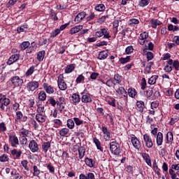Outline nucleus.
I'll return each mask as SVG.
<instances>
[{"label":"nucleus","instance_id":"nucleus-1","mask_svg":"<svg viewBox=\"0 0 179 179\" xmlns=\"http://www.w3.org/2000/svg\"><path fill=\"white\" fill-rule=\"evenodd\" d=\"M173 68L175 71H179V61L177 59L173 60V59H169L166 62L164 71L166 73H170L171 72H173Z\"/></svg>","mask_w":179,"mask_h":179},{"label":"nucleus","instance_id":"nucleus-2","mask_svg":"<svg viewBox=\"0 0 179 179\" xmlns=\"http://www.w3.org/2000/svg\"><path fill=\"white\" fill-rule=\"evenodd\" d=\"M122 82V76L120 75L119 73H115L113 78H110V79L107 80L106 81V86L108 87H113L115 88L117 85H121Z\"/></svg>","mask_w":179,"mask_h":179},{"label":"nucleus","instance_id":"nucleus-3","mask_svg":"<svg viewBox=\"0 0 179 179\" xmlns=\"http://www.w3.org/2000/svg\"><path fill=\"white\" fill-rule=\"evenodd\" d=\"M109 149L110 153L114 155V156H120L121 155V152L122 150L120 146V143H117V141H112L109 143Z\"/></svg>","mask_w":179,"mask_h":179},{"label":"nucleus","instance_id":"nucleus-4","mask_svg":"<svg viewBox=\"0 0 179 179\" xmlns=\"http://www.w3.org/2000/svg\"><path fill=\"white\" fill-rule=\"evenodd\" d=\"M10 82H11L14 87H22L24 85L23 79L20 78L19 76H14L10 78Z\"/></svg>","mask_w":179,"mask_h":179},{"label":"nucleus","instance_id":"nucleus-5","mask_svg":"<svg viewBox=\"0 0 179 179\" xmlns=\"http://www.w3.org/2000/svg\"><path fill=\"white\" fill-rule=\"evenodd\" d=\"M96 37H103V38H111L108 29L101 28V29L95 33Z\"/></svg>","mask_w":179,"mask_h":179},{"label":"nucleus","instance_id":"nucleus-6","mask_svg":"<svg viewBox=\"0 0 179 179\" xmlns=\"http://www.w3.org/2000/svg\"><path fill=\"white\" fill-rule=\"evenodd\" d=\"M10 104V99L7 98L6 96L2 95L0 97V108L1 111L5 110V107H8Z\"/></svg>","mask_w":179,"mask_h":179},{"label":"nucleus","instance_id":"nucleus-7","mask_svg":"<svg viewBox=\"0 0 179 179\" xmlns=\"http://www.w3.org/2000/svg\"><path fill=\"white\" fill-rule=\"evenodd\" d=\"M57 85L59 90L64 91L68 89V85H66V83H65V80H64V75L60 74L59 76Z\"/></svg>","mask_w":179,"mask_h":179},{"label":"nucleus","instance_id":"nucleus-8","mask_svg":"<svg viewBox=\"0 0 179 179\" xmlns=\"http://www.w3.org/2000/svg\"><path fill=\"white\" fill-rule=\"evenodd\" d=\"M101 131L103 132L104 141H111V131H110L106 126H102Z\"/></svg>","mask_w":179,"mask_h":179},{"label":"nucleus","instance_id":"nucleus-9","mask_svg":"<svg viewBox=\"0 0 179 179\" xmlns=\"http://www.w3.org/2000/svg\"><path fill=\"white\" fill-rule=\"evenodd\" d=\"M131 141L134 148L136 150H141V148H142V143H141V141L139 139H138V138H136V136H135V135H132Z\"/></svg>","mask_w":179,"mask_h":179},{"label":"nucleus","instance_id":"nucleus-10","mask_svg":"<svg viewBox=\"0 0 179 179\" xmlns=\"http://www.w3.org/2000/svg\"><path fill=\"white\" fill-rule=\"evenodd\" d=\"M143 141L145 142L146 148L148 149H152L153 148V140H152V138H150V136L149 134H145L143 135Z\"/></svg>","mask_w":179,"mask_h":179},{"label":"nucleus","instance_id":"nucleus-11","mask_svg":"<svg viewBox=\"0 0 179 179\" xmlns=\"http://www.w3.org/2000/svg\"><path fill=\"white\" fill-rule=\"evenodd\" d=\"M8 142L10 145H11L12 148H17L19 145V138H17V136L16 135H10L9 136Z\"/></svg>","mask_w":179,"mask_h":179},{"label":"nucleus","instance_id":"nucleus-12","mask_svg":"<svg viewBox=\"0 0 179 179\" xmlns=\"http://www.w3.org/2000/svg\"><path fill=\"white\" fill-rule=\"evenodd\" d=\"M40 84L38 81H30L27 83V87L29 92H34L36 89H38Z\"/></svg>","mask_w":179,"mask_h":179},{"label":"nucleus","instance_id":"nucleus-13","mask_svg":"<svg viewBox=\"0 0 179 179\" xmlns=\"http://www.w3.org/2000/svg\"><path fill=\"white\" fill-rule=\"evenodd\" d=\"M20 59V54H14L11 55L8 60L7 61L6 64L7 65H13V64H15V62H17Z\"/></svg>","mask_w":179,"mask_h":179},{"label":"nucleus","instance_id":"nucleus-14","mask_svg":"<svg viewBox=\"0 0 179 179\" xmlns=\"http://www.w3.org/2000/svg\"><path fill=\"white\" fill-rule=\"evenodd\" d=\"M173 143H174V134L171 131H168L166 136L165 145H173Z\"/></svg>","mask_w":179,"mask_h":179},{"label":"nucleus","instance_id":"nucleus-15","mask_svg":"<svg viewBox=\"0 0 179 179\" xmlns=\"http://www.w3.org/2000/svg\"><path fill=\"white\" fill-rule=\"evenodd\" d=\"M29 148L32 153H36V152H38V144L37 143L36 140H31L29 142Z\"/></svg>","mask_w":179,"mask_h":179},{"label":"nucleus","instance_id":"nucleus-16","mask_svg":"<svg viewBox=\"0 0 179 179\" xmlns=\"http://www.w3.org/2000/svg\"><path fill=\"white\" fill-rule=\"evenodd\" d=\"M80 94H82V97H81L82 103H92V101H93L90 94H85V92H81Z\"/></svg>","mask_w":179,"mask_h":179},{"label":"nucleus","instance_id":"nucleus-17","mask_svg":"<svg viewBox=\"0 0 179 179\" xmlns=\"http://www.w3.org/2000/svg\"><path fill=\"white\" fill-rule=\"evenodd\" d=\"M43 87L48 94H54L55 90H54V87L48 85V83H44L43 84Z\"/></svg>","mask_w":179,"mask_h":179},{"label":"nucleus","instance_id":"nucleus-18","mask_svg":"<svg viewBox=\"0 0 179 179\" xmlns=\"http://www.w3.org/2000/svg\"><path fill=\"white\" fill-rule=\"evenodd\" d=\"M75 147L78 148V157L79 159L81 160V159L85 157V155L86 153V148L80 146L78 144L76 145Z\"/></svg>","mask_w":179,"mask_h":179},{"label":"nucleus","instance_id":"nucleus-19","mask_svg":"<svg viewBox=\"0 0 179 179\" xmlns=\"http://www.w3.org/2000/svg\"><path fill=\"white\" fill-rule=\"evenodd\" d=\"M80 95H79V94L78 93H74L72 94L71 96V103L72 104H73V106H78V104H79V103H80Z\"/></svg>","mask_w":179,"mask_h":179},{"label":"nucleus","instance_id":"nucleus-20","mask_svg":"<svg viewBox=\"0 0 179 179\" xmlns=\"http://www.w3.org/2000/svg\"><path fill=\"white\" fill-rule=\"evenodd\" d=\"M86 12L85 11L79 13L74 19L75 23H80L86 17Z\"/></svg>","mask_w":179,"mask_h":179},{"label":"nucleus","instance_id":"nucleus-21","mask_svg":"<svg viewBox=\"0 0 179 179\" xmlns=\"http://www.w3.org/2000/svg\"><path fill=\"white\" fill-rule=\"evenodd\" d=\"M156 143L157 146H162L163 145V142L164 141V137L163 136V133L158 132L157 135L156 136Z\"/></svg>","mask_w":179,"mask_h":179},{"label":"nucleus","instance_id":"nucleus-22","mask_svg":"<svg viewBox=\"0 0 179 179\" xmlns=\"http://www.w3.org/2000/svg\"><path fill=\"white\" fill-rule=\"evenodd\" d=\"M106 13V15H103L102 17L97 19L96 23H99V24H103V23H104V22H106L107 19H110V17H111V15L108 13V10H107Z\"/></svg>","mask_w":179,"mask_h":179},{"label":"nucleus","instance_id":"nucleus-23","mask_svg":"<svg viewBox=\"0 0 179 179\" xmlns=\"http://www.w3.org/2000/svg\"><path fill=\"white\" fill-rule=\"evenodd\" d=\"M10 153H11V156H13L14 159H20L22 154V150H18L17 149H13V150H11Z\"/></svg>","mask_w":179,"mask_h":179},{"label":"nucleus","instance_id":"nucleus-24","mask_svg":"<svg viewBox=\"0 0 179 179\" xmlns=\"http://www.w3.org/2000/svg\"><path fill=\"white\" fill-rule=\"evenodd\" d=\"M83 29V25H77L71 28L69 31V34L73 35L76 34V33H79L80 30Z\"/></svg>","mask_w":179,"mask_h":179},{"label":"nucleus","instance_id":"nucleus-25","mask_svg":"<svg viewBox=\"0 0 179 179\" xmlns=\"http://www.w3.org/2000/svg\"><path fill=\"white\" fill-rule=\"evenodd\" d=\"M142 157L143 160H145V163L149 166L150 167H152V159H150V155L146 152H143L142 154Z\"/></svg>","mask_w":179,"mask_h":179},{"label":"nucleus","instance_id":"nucleus-26","mask_svg":"<svg viewBox=\"0 0 179 179\" xmlns=\"http://www.w3.org/2000/svg\"><path fill=\"white\" fill-rule=\"evenodd\" d=\"M145 109V102L143 101H136V110L139 113H143Z\"/></svg>","mask_w":179,"mask_h":179},{"label":"nucleus","instance_id":"nucleus-27","mask_svg":"<svg viewBox=\"0 0 179 179\" xmlns=\"http://www.w3.org/2000/svg\"><path fill=\"white\" fill-rule=\"evenodd\" d=\"M150 22L152 29H157V26H161V24H163L162 21L159 20L158 19H151Z\"/></svg>","mask_w":179,"mask_h":179},{"label":"nucleus","instance_id":"nucleus-28","mask_svg":"<svg viewBox=\"0 0 179 179\" xmlns=\"http://www.w3.org/2000/svg\"><path fill=\"white\" fill-rule=\"evenodd\" d=\"M107 57H108V50H102L98 55V59L100 61L107 59Z\"/></svg>","mask_w":179,"mask_h":179},{"label":"nucleus","instance_id":"nucleus-29","mask_svg":"<svg viewBox=\"0 0 179 179\" xmlns=\"http://www.w3.org/2000/svg\"><path fill=\"white\" fill-rule=\"evenodd\" d=\"M85 164L88 166L90 167V169L94 168V166L96 164V162L93 160V159L89 158V157H85Z\"/></svg>","mask_w":179,"mask_h":179},{"label":"nucleus","instance_id":"nucleus-30","mask_svg":"<svg viewBox=\"0 0 179 179\" xmlns=\"http://www.w3.org/2000/svg\"><path fill=\"white\" fill-rule=\"evenodd\" d=\"M37 49V45L36 44L35 42H32L31 43V45H29L27 50H26V53L27 54H31V52H33L34 51H36V50Z\"/></svg>","mask_w":179,"mask_h":179},{"label":"nucleus","instance_id":"nucleus-31","mask_svg":"<svg viewBox=\"0 0 179 179\" xmlns=\"http://www.w3.org/2000/svg\"><path fill=\"white\" fill-rule=\"evenodd\" d=\"M93 142L94 143L97 150H100V152H103V147H101V142H100V140H99V138L96 137H94Z\"/></svg>","mask_w":179,"mask_h":179},{"label":"nucleus","instance_id":"nucleus-32","mask_svg":"<svg viewBox=\"0 0 179 179\" xmlns=\"http://www.w3.org/2000/svg\"><path fill=\"white\" fill-rule=\"evenodd\" d=\"M45 118H47V117L41 113H38L36 115V121H38V122H41V124L45 122Z\"/></svg>","mask_w":179,"mask_h":179},{"label":"nucleus","instance_id":"nucleus-33","mask_svg":"<svg viewBox=\"0 0 179 179\" xmlns=\"http://www.w3.org/2000/svg\"><path fill=\"white\" fill-rule=\"evenodd\" d=\"M45 57V50H41L37 53V59L39 62H42Z\"/></svg>","mask_w":179,"mask_h":179},{"label":"nucleus","instance_id":"nucleus-34","mask_svg":"<svg viewBox=\"0 0 179 179\" xmlns=\"http://www.w3.org/2000/svg\"><path fill=\"white\" fill-rule=\"evenodd\" d=\"M143 54H146L147 55V61H152L153 58H155V56L153 55V52H148V48L143 49Z\"/></svg>","mask_w":179,"mask_h":179},{"label":"nucleus","instance_id":"nucleus-35","mask_svg":"<svg viewBox=\"0 0 179 179\" xmlns=\"http://www.w3.org/2000/svg\"><path fill=\"white\" fill-rule=\"evenodd\" d=\"M50 148H51V143L50 141L43 143L42 150L45 153H47L48 152V149H50Z\"/></svg>","mask_w":179,"mask_h":179},{"label":"nucleus","instance_id":"nucleus-36","mask_svg":"<svg viewBox=\"0 0 179 179\" xmlns=\"http://www.w3.org/2000/svg\"><path fill=\"white\" fill-rule=\"evenodd\" d=\"M127 93H128L129 97H131L132 99H134L135 97V96H136V94H138L136 90H135V88H134V87L129 88L127 90Z\"/></svg>","mask_w":179,"mask_h":179},{"label":"nucleus","instance_id":"nucleus-37","mask_svg":"<svg viewBox=\"0 0 179 179\" xmlns=\"http://www.w3.org/2000/svg\"><path fill=\"white\" fill-rule=\"evenodd\" d=\"M131 62V56H127L126 57H120L119 59V62L122 64V65H125V64H128V62Z\"/></svg>","mask_w":179,"mask_h":179},{"label":"nucleus","instance_id":"nucleus-38","mask_svg":"<svg viewBox=\"0 0 179 179\" xmlns=\"http://www.w3.org/2000/svg\"><path fill=\"white\" fill-rule=\"evenodd\" d=\"M94 9L96 12H104L106 10V6L103 3L96 4Z\"/></svg>","mask_w":179,"mask_h":179},{"label":"nucleus","instance_id":"nucleus-39","mask_svg":"<svg viewBox=\"0 0 179 179\" xmlns=\"http://www.w3.org/2000/svg\"><path fill=\"white\" fill-rule=\"evenodd\" d=\"M75 71V64H69L65 69V73H71Z\"/></svg>","mask_w":179,"mask_h":179},{"label":"nucleus","instance_id":"nucleus-40","mask_svg":"<svg viewBox=\"0 0 179 179\" xmlns=\"http://www.w3.org/2000/svg\"><path fill=\"white\" fill-rule=\"evenodd\" d=\"M36 69V66H31L25 73V77L29 78L31 76L33 73H34V71Z\"/></svg>","mask_w":179,"mask_h":179},{"label":"nucleus","instance_id":"nucleus-41","mask_svg":"<svg viewBox=\"0 0 179 179\" xmlns=\"http://www.w3.org/2000/svg\"><path fill=\"white\" fill-rule=\"evenodd\" d=\"M144 94L145 96H146L147 99H148V100H152V95H153V90L152 89H148L145 91H144Z\"/></svg>","mask_w":179,"mask_h":179},{"label":"nucleus","instance_id":"nucleus-42","mask_svg":"<svg viewBox=\"0 0 179 179\" xmlns=\"http://www.w3.org/2000/svg\"><path fill=\"white\" fill-rule=\"evenodd\" d=\"M45 166L46 167V169H48V170H49V172L51 174H54V173H55V167L52 166V164L51 162H48L47 164H45Z\"/></svg>","mask_w":179,"mask_h":179},{"label":"nucleus","instance_id":"nucleus-43","mask_svg":"<svg viewBox=\"0 0 179 179\" xmlns=\"http://www.w3.org/2000/svg\"><path fill=\"white\" fill-rule=\"evenodd\" d=\"M30 47V42L29 41H23L20 45V48L21 51H24V50H27V48H29Z\"/></svg>","mask_w":179,"mask_h":179},{"label":"nucleus","instance_id":"nucleus-44","mask_svg":"<svg viewBox=\"0 0 179 179\" xmlns=\"http://www.w3.org/2000/svg\"><path fill=\"white\" fill-rule=\"evenodd\" d=\"M24 29L26 30L29 29V24H27V23H24L21 27H18L17 29V33H18V34H20V33H23V31H24Z\"/></svg>","mask_w":179,"mask_h":179},{"label":"nucleus","instance_id":"nucleus-45","mask_svg":"<svg viewBox=\"0 0 179 179\" xmlns=\"http://www.w3.org/2000/svg\"><path fill=\"white\" fill-rule=\"evenodd\" d=\"M59 134L60 136L65 138V136H66V135L69 134V129L63 128L59 130Z\"/></svg>","mask_w":179,"mask_h":179},{"label":"nucleus","instance_id":"nucleus-46","mask_svg":"<svg viewBox=\"0 0 179 179\" xmlns=\"http://www.w3.org/2000/svg\"><path fill=\"white\" fill-rule=\"evenodd\" d=\"M157 79H159V76L154 75L150 78L148 79L149 85H155L156 82H157Z\"/></svg>","mask_w":179,"mask_h":179},{"label":"nucleus","instance_id":"nucleus-47","mask_svg":"<svg viewBox=\"0 0 179 179\" xmlns=\"http://www.w3.org/2000/svg\"><path fill=\"white\" fill-rule=\"evenodd\" d=\"M66 125L69 129H73L75 128V121L72 119L67 120Z\"/></svg>","mask_w":179,"mask_h":179},{"label":"nucleus","instance_id":"nucleus-48","mask_svg":"<svg viewBox=\"0 0 179 179\" xmlns=\"http://www.w3.org/2000/svg\"><path fill=\"white\" fill-rule=\"evenodd\" d=\"M47 99V94H45V91H41L38 94V99L41 101H45Z\"/></svg>","mask_w":179,"mask_h":179},{"label":"nucleus","instance_id":"nucleus-49","mask_svg":"<svg viewBox=\"0 0 179 179\" xmlns=\"http://www.w3.org/2000/svg\"><path fill=\"white\" fill-rule=\"evenodd\" d=\"M152 65H155V63L152 62H150L145 69V71H144V73L147 74V73H150L151 71H152Z\"/></svg>","mask_w":179,"mask_h":179},{"label":"nucleus","instance_id":"nucleus-50","mask_svg":"<svg viewBox=\"0 0 179 179\" xmlns=\"http://www.w3.org/2000/svg\"><path fill=\"white\" fill-rule=\"evenodd\" d=\"M33 169H34L33 176L40 177V173H41V171H40V169H38V166L34 165L33 166Z\"/></svg>","mask_w":179,"mask_h":179},{"label":"nucleus","instance_id":"nucleus-51","mask_svg":"<svg viewBox=\"0 0 179 179\" xmlns=\"http://www.w3.org/2000/svg\"><path fill=\"white\" fill-rule=\"evenodd\" d=\"M15 114H16L15 122H20L22 121V118H23V113H22V111L20 110H17Z\"/></svg>","mask_w":179,"mask_h":179},{"label":"nucleus","instance_id":"nucleus-52","mask_svg":"<svg viewBox=\"0 0 179 179\" xmlns=\"http://www.w3.org/2000/svg\"><path fill=\"white\" fill-rule=\"evenodd\" d=\"M154 94L152 96V100H156L160 97V91H159V88L155 87L154 88Z\"/></svg>","mask_w":179,"mask_h":179},{"label":"nucleus","instance_id":"nucleus-53","mask_svg":"<svg viewBox=\"0 0 179 179\" xmlns=\"http://www.w3.org/2000/svg\"><path fill=\"white\" fill-rule=\"evenodd\" d=\"M86 73L90 74V76L88 78V80H90V79H92V80H96L97 79V77L100 75L99 73H96V72H92V73L86 72Z\"/></svg>","mask_w":179,"mask_h":179},{"label":"nucleus","instance_id":"nucleus-54","mask_svg":"<svg viewBox=\"0 0 179 179\" xmlns=\"http://www.w3.org/2000/svg\"><path fill=\"white\" fill-rule=\"evenodd\" d=\"M73 120L74 124H76L77 127H80V125H83V124H85V121L80 120L79 117H73Z\"/></svg>","mask_w":179,"mask_h":179},{"label":"nucleus","instance_id":"nucleus-55","mask_svg":"<svg viewBox=\"0 0 179 179\" xmlns=\"http://www.w3.org/2000/svg\"><path fill=\"white\" fill-rule=\"evenodd\" d=\"M54 128H59L62 125V121L59 119H55L52 120Z\"/></svg>","mask_w":179,"mask_h":179},{"label":"nucleus","instance_id":"nucleus-56","mask_svg":"<svg viewBox=\"0 0 179 179\" xmlns=\"http://www.w3.org/2000/svg\"><path fill=\"white\" fill-rule=\"evenodd\" d=\"M85 83V77L83 74H80L76 79V83L80 84Z\"/></svg>","mask_w":179,"mask_h":179},{"label":"nucleus","instance_id":"nucleus-57","mask_svg":"<svg viewBox=\"0 0 179 179\" xmlns=\"http://www.w3.org/2000/svg\"><path fill=\"white\" fill-rule=\"evenodd\" d=\"M129 26H134L135 24H139V20L136 18H131L129 20Z\"/></svg>","mask_w":179,"mask_h":179},{"label":"nucleus","instance_id":"nucleus-58","mask_svg":"<svg viewBox=\"0 0 179 179\" xmlns=\"http://www.w3.org/2000/svg\"><path fill=\"white\" fill-rule=\"evenodd\" d=\"M0 162L1 163H6V162H9V157L6 154H3L0 156Z\"/></svg>","mask_w":179,"mask_h":179},{"label":"nucleus","instance_id":"nucleus-59","mask_svg":"<svg viewBox=\"0 0 179 179\" xmlns=\"http://www.w3.org/2000/svg\"><path fill=\"white\" fill-rule=\"evenodd\" d=\"M149 3H150V0H141L139 2V6L145 8V6H148Z\"/></svg>","mask_w":179,"mask_h":179},{"label":"nucleus","instance_id":"nucleus-60","mask_svg":"<svg viewBox=\"0 0 179 179\" xmlns=\"http://www.w3.org/2000/svg\"><path fill=\"white\" fill-rule=\"evenodd\" d=\"M48 103L52 106V107H55L57 106V101L52 96H50L48 99Z\"/></svg>","mask_w":179,"mask_h":179},{"label":"nucleus","instance_id":"nucleus-61","mask_svg":"<svg viewBox=\"0 0 179 179\" xmlns=\"http://www.w3.org/2000/svg\"><path fill=\"white\" fill-rule=\"evenodd\" d=\"M129 31H131L129 28L124 27L120 33V34H122V37L125 38V36L127 34H129Z\"/></svg>","mask_w":179,"mask_h":179},{"label":"nucleus","instance_id":"nucleus-62","mask_svg":"<svg viewBox=\"0 0 179 179\" xmlns=\"http://www.w3.org/2000/svg\"><path fill=\"white\" fill-rule=\"evenodd\" d=\"M148 37H149V33L144 31L140 34L138 38L139 40H146V38H148Z\"/></svg>","mask_w":179,"mask_h":179},{"label":"nucleus","instance_id":"nucleus-63","mask_svg":"<svg viewBox=\"0 0 179 179\" xmlns=\"http://www.w3.org/2000/svg\"><path fill=\"white\" fill-rule=\"evenodd\" d=\"M179 121V117L176 115L173 117H171L169 122V124L171 125H174V124H176V122H178Z\"/></svg>","mask_w":179,"mask_h":179},{"label":"nucleus","instance_id":"nucleus-64","mask_svg":"<svg viewBox=\"0 0 179 179\" xmlns=\"http://www.w3.org/2000/svg\"><path fill=\"white\" fill-rule=\"evenodd\" d=\"M66 104L65 98L64 96H60L58 100H57V106H62Z\"/></svg>","mask_w":179,"mask_h":179}]
</instances>
